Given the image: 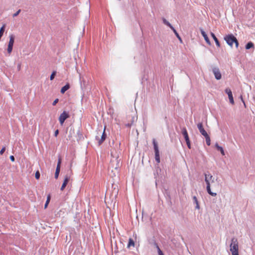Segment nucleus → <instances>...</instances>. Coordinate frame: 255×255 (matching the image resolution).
Wrapping results in <instances>:
<instances>
[{"label":"nucleus","instance_id":"1","mask_svg":"<svg viewBox=\"0 0 255 255\" xmlns=\"http://www.w3.org/2000/svg\"><path fill=\"white\" fill-rule=\"evenodd\" d=\"M205 175V181L207 185V191L209 194L210 195L215 197L217 195V193L215 192H213L211 191V184L210 182H214V178L213 176L210 173L207 174L204 173Z\"/></svg>","mask_w":255,"mask_h":255},{"label":"nucleus","instance_id":"2","mask_svg":"<svg viewBox=\"0 0 255 255\" xmlns=\"http://www.w3.org/2000/svg\"><path fill=\"white\" fill-rule=\"evenodd\" d=\"M224 40L231 47L233 46L234 43H235L236 48H238L239 45L237 38L232 34H228L224 37Z\"/></svg>","mask_w":255,"mask_h":255},{"label":"nucleus","instance_id":"3","mask_svg":"<svg viewBox=\"0 0 255 255\" xmlns=\"http://www.w3.org/2000/svg\"><path fill=\"white\" fill-rule=\"evenodd\" d=\"M230 251L232 255H239V247L237 239L233 238L231 240Z\"/></svg>","mask_w":255,"mask_h":255},{"label":"nucleus","instance_id":"4","mask_svg":"<svg viewBox=\"0 0 255 255\" xmlns=\"http://www.w3.org/2000/svg\"><path fill=\"white\" fill-rule=\"evenodd\" d=\"M152 142L155 152V159L157 163H159L160 162V160L158 144L155 139H153Z\"/></svg>","mask_w":255,"mask_h":255},{"label":"nucleus","instance_id":"5","mask_svg":"<svg viewBox=\"0 0 255 255\" xmlns=\"http://www.w3.org/2000/svg\"><path fill=\"white\" fill-rule=\"evenodd\" d=\"M69 117V114L64 111L62 113H61L59 117V121L60 124L62 125L64 123L65 121Z\"/></svg>","mask_w":255,"mask_h":255},{"label":"nucleus","instance_id":"6","mask_svg":"<svg viewBox=\"0 0 255 255\" xmlns=\"http://www.w3.org/2000/svg\"><path fill=\"white\" fill-rule=\"evenodd\" d=\"M212 72L217 80H220L222 75L218 67H215L212 69Z\"/></svg>","mask_w":255,"mask_h":255},{"label":"nucleus","instance_id":"7","mask_svg":"<svg viewBox=\"0 0 255 255\" xmlns=\"http://www.w3.org/2000/svg\"><path fill=\"white\" fill-rule=\"evenodd\" d=\"M225 92L228 95L230 103H231L232 105L234 104V98L231 90L229 88H226L225 89Z\"/></svg>","mask_w":255,"mask_h":255},{"label":"nucleus","instance_id":"8","mask_svg":"<svg viewBox=\"0 0 255 255\" xmlns=\"http://www.w3.org/2000/svg\"><path fill=\"white\" fill-rule=\"evenodd\" d=\"M105 128H106V127H105V128H104V130L102 133L101 138H99V137L97 136L96 137V139L97 140H98V143H99V145H101L106 139L107 135H106V134L105 132Z\"/></svg>","mask_w":255,"mask_h":255},{"label":"nucleus","instance_id":"9","mask_svg":"<svg viewBox=\"0 0 255 255\" xmlns=\"http://www.w3.org/2000/svg\"><path fill=\"white\" fill-rule=\"evenodd\" d=\"M197 128L201 133V134L204 136L205 135L208 134L206 131L204 129L202 123H199L197 125Z\"/></svg>","mask_w":255,"mask_h":255},{"label":"nucleus","instance_id":"10","mask_svg":"<svg viewBox=\"0 0 255 255\" xmlns=\"http://www.w3.org/2000/svg\"><path fill=\"white\" fill-rule=\"evenodd\" d=\"M200 31H201V33L202 35L204 37V38L205 40L206 41V42H207V43L209 45H211L210 41L207 34L206 33V32L202 29H200Z\"/></svg>","mask_w":255,"mask_h":255},{"label":"nucleus","instance_id":"11","mask_svg":"<svg viewBox=\"0 0 255 255\" xmlns=\"http://www.w3.org/2000/svg\"><path fill=\"white\" fill-rule=\"evenodd\" d=\"M69 179H70V177L68 175H66L64 178L63 183L61 187V190H64V189L65 188V187L67 185V184L69 181Z\"/></svg>","mask_w":255,"mask_h":255},{"label":"nucleus","instance_id":"12","mask_svg":"<svg viewBox=\"0 0 255 255\" xmlns=\"http://www.w3.org/2000/svg\"><path fill=\"white\" fill-rule=\"evenodd\" d=\"M182 133L185 138V141L188 140L189 139V137L187 131L185 128H183L182 129Z\"/></svg>","mask_w":255,"mask_h":255},{"label":"nucleus","instance_id":"13","mask_svg":"<svg viewBox=\"0 0 255 255\" xmlns=\"http://www.w3.org/2000/svg\"><path fill=\"white\" fill-rule=\"evenodd\" d=\"M14 36L13 34H11L9 36V41L8 44V46H13L14 42Z\"/></svg>","mask_w":255,"mask_h":255},{"label":"nucleus","instance_id":"14","mask_svg":"<svg viewBox=\"0 0 255 255\" xmlns=\"http://www.w3.org/2000/svg\"><path fill=\"white\" fill-rule=\"evenodd\" d=\"M211 36L212 37V38H213V39L214 40L216 45L218 47H220V42H219L218 39H217V38L216 37V36H215V35L213 32L211 33Z\"/></svg>","mask_w":255,"mask_h":255},{"label":"nucleus","instance_id":"15","mask_svg":"<svg viewBox=\"0 0 255 255\" xmlns=\"http://www.w3.org/2000/svg\"><path fill=\"white\" fill-rule=\"evenodd\" d=\"M192 198H193V203L196 204L195 208L197 209H199L200 206H199V204L198 201L197 197L195 196H193Z\"/></svg>","mask_w":255,"mask_h":255},{"label":"nucleus","instance_id":"16","mask_svg":"<svg viewBox=\"0 0 255 255\" xmlns=\"http://www.w3.org/2000/svg\"><path fill=\"white\" fill-rule=\"evenodd\" d=\"M215 147H216L217 149L219 151H220L221 153V154L223 155H225V152H224V149L223 148V147H222L221 146H219V144L216 143V144H215Z\"/></svg>","mask_w":255,"mask_h":255},{"label":"nucleus","instance_id":"17","mask_svg":"<svg viewBox=\"0 0 255 255\" xmlns=\"http://www.w3.org/2000/svg\"><path fill=\"white\" fill-rule=\"evenodd\" d=\"M70 88V85L67 84L63 86L61 89V93L63 94Z\"/></svg>","mask_w":255,"mask_h":255},{"label":"nucleus","instance_id":"18","mask_svg":"<svg viewBox=\"0 0 255 255\" xmlns=\"http://www.w3.org/2000/svg\"><path fill=\"white\" fill-rule=\"evenodd\" d=\"M206 139V144L209 146L211 144V139L208 134H207L204 136Z\"/></svg>","mask_w":255,"mask_h":255},{"label":"nucleus","instance_id":"19","mask_svg":"<svg viewBox=\"0 0 255 255\" xmlns=\"http://www.w3.org/2000/svg\"><path fill=\"white\" fill-rule=\"evenodd\" d=\"M131 246L134 247V242L131 238H129L127 248H129Z\"/></svg>","mask_w":255,"mask_h":255},{"label":"nucleus","instance_id":"20","mask_svg":"<svg viewBox=\"0 0 255 255\" xmlns=\"http://www.w3.org/2000/svg\"><path fill=\"white\" fill-rule=\"evenodd\" d=\"M163 22L164 24L169 26L171 29H173V27L171 25V24L164 18H162Z\"/></svg>","mask_w":255,"mask_h":255},{"label":"nucleus","instance_id":"21","mask_svg":"<svg viewBox=\"0 0 255 255\" xmlns=\"http://www.w3.org/2000/svg\"><path fill=\"white\" fill-rule=\"evenodd\" d=\"M254 47V44L252 42H248L246 45V49H249Z\"/></svg>","mask_w":255,"mask_h":255},{"label":"nucleus","instance_id":"22","mask_svg":"<svg viewBox=\"0 0 255 255\" xmlns=\"http://www.w3.org/2000/svg\"><path fill=\"white\" fill-rule=\"evenodd\" d=\"M174 33H175L176 37L178 38V39L180 40L181 42H182V39L180 36H179V34L177 33L176 30L175 29V28L173 27V29H172Z\"/></svg>","mask_w":255,"mask_h":255},{"label":"nucleus","instance_id":"23","mask_svg":"<svg viewBox=\"0 0 255 255\" xmlns=\"http://www.w3.org/2000/svg\"><path fill=\"white\" fill-rule=\"evenodd\" d=\"M61 159L59 158L57 163L56 171L60 172V164H61Z\"/></svg>","mask_w":255,"mask_h":255},{"label":"nucleus","instance_id":"24","mask_svg":"<svg viewBox=\"0 0 255 255\" xmlns=\"http://www.w3.org/2000/svg\"><path fill=\"white\" fill-rule=\"evenodd\" d=\"M50 195H48V196H47V200H46V203L45 204V205H44V208H46L49 202H50Z\"/></svg>","mask_w":255,"mask_h":255},{"label":"nucleus","instance_id":"25","mask_svg":"<svg viewBox=\"0 0 255 255\" xmlns=\"http://www.w3.org/2000/svg\"><path fill=\"white\" fill-rule=\"evenodd\" d=\"M115 161L117 162V166L115 167V168L117 169L119 166V161L117 159H115V160L112 159V160H111L112 164H113Z\"/></svg>","mask_w":255,"mask_h":255},{"label":"nucleus","instance_id":"26","mask_svg":"<svg viewBox=\"0 0 255 255\" xmlns=\"http://www.w3.org/2000/svg\"><path fill=\"white\" fill-rule=\"evenodd\" d=\"M56 74V71H53L52 73V74H51L50 77V80H52L54 79Z\"/></svg>","mask_w":255,"mask_h":255},{"label":"nucleus","instance_id":"27","mask_svg":"<svg viewBox=\"0 0 255 255\" xmlns=\"http://www.w3.org/2000/svg\"><path fill=\"white\" fill-rule=\"evenodd\" d=\"M12 48H13L12 46H8L7 49V51L9 55H10V53H11L12 50Z\"/></svg>","mask_w":255,"mask_h":255},{"label":"nucleus","instance_id":"28","mask_svg":"<svg viewBox=\"0 0 255 255\" xmlns=\"http://www.w3.org/2000/svg\"><path fill=\"white\" fill-rule=\"evenodd\" d=\"M36 179H38L40 178V174L38 171H36L35 175Z\"/></svg>","mask_w":255,"mask_h":255},{"label":"nucleus","instance_id":"29","mask_svg":"<svg viewBox=\"0 0 255 255\" xmlns=\"http://www.w3.org/2000/svg\"><path fill=\"white\" fill-rule=\"evenodd\" d=\"M20 11H21V9H18L15 13H14L13 14V17L17 16L19 14V13L20 12Z\"/></svg>","mask_w":255,"mask_h":255},{"label":"nucleus","instance_id":"30","mask_svg":"<svg viewBox=\"0 0 255 255\" xmlns=\"http://www.w3.org/2000/svg\"><path fill=\"white\" fill-rule=\"evenodd\" d=\"M157 248L158 250V255H164L162 252L161 251V250L160 249V248H159V247L158 246H157Z\"/></svg>","mask_w":255,"mask_h":255},{"label":"nucleus","instance_id":"31","mask_svg":"<svg viewBox=\"0 0 255 255\" xmlns=\"http://www.w3.org/2000/svg\"><path fill=\"white\" fill-rule=\"evenodd\" d=\"M186 144L187 145V146L190 149L191 148V144H190V140L189 139L188 141V140H186Z\"/></svg>","mask_w":255,"mask_h":255},{"label":"nucleus","instance_id":"32","mask_svg":"<svg viewBox=\"0 0 255 255\" xmlns=\"http://www.w3.org/2000/svg\"><path fill=\"white\" fill-rule=\"evenodd\" d=\"M5 150V147H3L2 148V149L0 150V154L2 155L4 153Z\"/></svg>","mask_w":255,"mask_h":255},{"label":"nucleus","instance_id":"33","mask_svg":"<svg viewBox=\"0 0 255 255\" xmlns=\"http://www.w3.org/2000/svg\"><path fill=\"white\" fill-rule=\"evenodd\" d=\"M58 101H59L58 99H56L53 101V103H52V105H53V106H55V105H56V104L58 102Z\"/></svg>","mask_w":255,"mask_h":255},{"label":"nucleus","instance_id":"34","mask_svg":"<svg viewBox=\"0 0 255 255\" xmlns=\"http://www.w3.org/2000/svg\"><path fill=\"white\" fill-rule=\"evenodd\" d=\"M59 171H55V178L56 179L58 178V176H59Z\"/></svg>","mask_w":255,"mask_h":255},{"label":"nucleus","instance_id":"35","mask_svg":"<svg viewBox=\"0 0 255 255\" xmlns=\"http://www.w3.org/2000/svg\"><path fill=\"white\" fill-rule=\"evenodd\" d=\"M9 158L11 161H12V162L14 161L15 158L13 155L10 156Z\"/></svg>","mask_w":255,"mask_h":255},{"label":"nucleus","instance_id":"36","mask_svg":"<svg viewBox=\"0 0 255 255\" xmlns=\"http://www.w3.org/2000/svg\"><path fill=\"white\" fill-rule=\"evenodd\" d=\"M58 133H59V131H58V129H57V130L55 131V132H54V135H55V136H57V135H58Z\"/></svg>","mask_w":255,"mask_h":255},{"label":"nucleus","instance_id":"37","mask_svg":"<svg viewBox=\"0 0 255 255\" xmlns=\"http://www.w3.org/2000/svg\"><path fill=\"white\" fill-rule=\"evenodd\" d=\"M128 127H130V125L128 124Z\"/></svg>","mask_w":255,"mask_h":255}]
</instances>
